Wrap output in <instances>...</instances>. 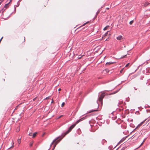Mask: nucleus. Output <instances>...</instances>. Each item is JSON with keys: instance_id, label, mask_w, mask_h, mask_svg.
Instances as JSON below:
<instances>
[{"instance_id": "5", "label": "nucleus", "mask_w": 150, "mask_h": 150, "mask_svg": "<svg viewBox=\"0 0 150 150\" xmlns=\"http://www.w3.org/2000/svg\"><path fill=\"white\" fill-rule=\"evenodd\" d=\"M37 134V132H35V133L33 134V136H32L34 138V137H35L36 136V135Z\"/></svg>"}, {"instance_id": "14", "label": "nucleus", "mask_w": 150, "mask_h": 150, "mask_svg": "<svg viewBox=\"0 0 150 150\" xmlns=\"http://www.w3.org/2000/svg\"><path fill=\"white\" fill-rule=\"evenodd\" d=\"M108 27V26H106V27H105L104 28V30H106L107 29V28Z\"/></svg>"}, {"instance_id": "3", "label": "nucleus", "mask_w": 150, "mask_h": 150, "mask_svg": "<svg viewBox=\"0 0 150 150\" xmlns=\"http://www.w3.org/2000/svg\"><path fill=\"white\" fill-rule=\"evenodd\" d=\"M122 38V36L121 35H120L117 37V39L118 40H121Z\"/></svg>"}, {"instance_id": "26", "label": "nucleus", "mask_w": 150, "mask_h": 150, "mask_svg": "<svg viewBox=\"0 0 150 150\" xmlns=\"http://www.w3.org/2000/svg\"><path fill=\"white\" fill-rule=\"evenodd\" d=\"M53 100H52V102H52H52H53Z\"/></svg>"}, {"instance_id": "9", "label": "nucleus", "mask_w": 150, "mask_h": 150, "mask_svg": "<svg viewBox=\"0 0 150 150\" xmlns=\"http://www.w3.org/2000/svg\"><path fill=\"white\" fill-rule=\"evenodd\" d=\"M108 32H107V33H106L102 37L103 38L104 37H105L108 34Z\"/></svg>"}, {"instance_id": "19", "label": "nucleus", "mask_w": 150, "mask_h": 150, "mask_svg": "<svg viewBox=\"0 0 150 150\" xmlns=\"http://www.w3.org/2000/svg\"><path fill=\"white\" fill-rule=\"evenodd\" d=\"M61 90V88H59L58 89V91H60Z\"/></svg>"}, {"instance_id": "4", "label": "nucleus", "mask_w": 150, "mask_h": 150, "mask_svg": "<svg viewBox=\"0 0 150 150\" xmlns=\"http://www.w3.org/2000/svg\"><path fill=\"white\" fill-rule=\"evenodd\" d=\"M62 139V138H61L60 139L57 140V141L55 142V145L54 146V147H55V146L59 142V141L61 140V139Z\"/></svg>"}, {"instance_id": "16", "label": "nucleus", "mask_w": 150, "mask_h": 150, "mask_svg": "<svg viewBox=\"0 0 150 150\" xmlns=\"http://www.w3.org/2000/svg\"><path fill=\"white\" fill-rule=\"evenodd\" d=\"M129 64V63H128L127 64H126L125 66V67H128Z\"/></svg>"}, {"instance_id": "6", "label": "nucleus", "mask_w": 150, "mask_h": 150, "mask_svg": "<svg viewBox=\"0 0 150 150\" xmlns=\"http://www.w3.org/2000/svg\"><path fill=\"white\" fill-rule=\"evenodd\" d=\"M114 63V62H107L106 63V65H108L111 64H113Z\"/></svg>"}, {"instance_id": "8", "label": "nucleus", "mask_w": 150, "mask_h": 150, "mask_svg": "<svg viewBox=\"0 0 150 150\" xmlns=\"http://www.w3.org/2000/svg\"><path fill=\"white\" fill-rule=\"evenodd\" d=\"M17 142L19 144H20L21 142V139H18L17 140Z\"/></svg>"}, {"instance_id": "28", "label": "nucleus", "mask_w": 150, "mask_h": 150, "mask_svg": "<svg viewBox=\"0 0 150 150\" xmlns=\"http://www.w3.org/2000/svg\"><path fill=\"white\" fill-rule=\"evenodd\" d=\"M19 130V129H18V130H17V131H18Z\"/></svg>"}, {"instance_id": "15", "label": "nucleus", "mask_w": 150, "mask_h": 150, "mask_svg": "<svg viewBox=\"0 0 150 150\" xmlns=\"http://www.w3.org/2000/svg\"><path fill=\"white\" fill-rule=\"evenodd\" d=\"M133 21H132L130 22L129 24H132L133 23Z\"/></svg>"}, {"instance_id": "27", "label": "nucleus", "mask_w": 150, "mask_h": 150, "mask_svg": "<svg viewBox=\"0 0 150 150\" xmlns=\"http://www.w3.org/2000/svg\"><path fill=\"white\" fill-rule=\"evenodd\" d=\"M62 117V116H60L59 117V118H60Z\"/></svg>"}, {"instance_id": "13", "label": "nucleus", "mask_w": 150, "mask_h": 150, "mask_svg": "<svg viewBox=\"0 0 150 150\" xmlns=\"http://www.w3.org/2000/svg\"><path fill=\"white\" fill-rule=\"evenodd\" d=\"M64 104H65L64 103V102L62 103L61 105V106L62 107H63V106L64 105Z\"/></svg>"}, {"instance_id": "24", "label": "nucleus", "mask_w": 150, "mask_h": 150, "mask_svg": "<svg viewBox=\"0 0 150 150\" xmlns=\"http://www.w3.org/2000/svg\"><path fill=\"white\" fill-rule=\"evenodd\" d=\"M32 144H30V146H32Z\"/></svg>"}, {"instance_id": "23", "label": "nucleus", "mask_w": 150, "mask_h": 150, "mask_svg": "<svg viewBox=\"0 0 150 150\" xmlns=\"http://www.w3.org/2000/svg\"><path fill=\"white\" fill-rule=\"evenodd\" d=\"M125 56H126V55H125V56H123V57H122V58H124V57H125Z\"/></svg>"}, {"instance_id": "17", "label": "nucleus", "mask_w": 150, "mask_h": 150, "mask_svg": "<svg viewBox=\"0 0 150 150\" xmlns=\"http://www.w3.org/2000/svg\"><path fill=\"white\" fill-rule=\"evenodd\" d=\"M144 141H145V140H144V141H143V142H142V144H141V145H140V146H142V145L143 144V143H144Z\"/></svg>"}, {"instance_id": "10", "label": "nucleus", "mask_w": 150, "mask_h": 150, "mask_svg": "<svg viewBox=\"0 0 150 150\" xmlns=\"http://www.w3.org/2000/svg\"><path fill=\"white\" fill-rule=\"evenodd\" d=\"M57 140V139H55L54 140L53 142L52 143V144H51V145L53 143H54V142H56Z\"/></svg>"}, {"instance_id": "22", "label": "nucleus", "mask_w": 150, "mask_h": 150, "mask_svg": "<svg viewBox=\"0 0 150 150\" xmlns=\"http://www.w3.org/2000/svg\"><path fill=\"white\" fill-rule=\"evenodd\" d=\"M123 69H122L121 71H120V72H122V71H123Z\"/></svg>"}, {"instance_id": "25", "label": "nucleus", "mask_w": 150, "mask_h": 150, "mask_svg": "<svg viewBox=\"0 0 150 150\" xmlns=\"http://www.w3.org/2000/svg\"><path fill=\"white\" fill-rule=\"evenodd\" d=\"M1 1H0V5L1 4Z\"/></svg>"}, {"instance_id": "20", "label": "nucleus", "mask_w": 150, "mask_h": 150, "mask_svg": "<svg viewBox=\"0 0 150 150\" xmlns=\"http://www.w3.org/2000/svg\"><path fill=\"white\" fill-rule=\"evenodd\" d=\"M88 23V22H87V23H85L83 25V26H84V25L86 23Z\"/></svg>"}, {"instance_id": "29", "label": "nucleus", "mask_w": 150, "mask_h": 150, "mask_svg": "<svg viewBox=\"0 0 150 150\" xmlns=\"http://www.w3.org/2000/svg\"><path fill=\"white\" fill-rule=\"evenodd\" d=\"M107 40V39H106V40Z\"/></svg>"}, {"instance_id": "18", "label": "nucleus", "mask_w": 150, "mask_h": 150, "mask_svg": "<svg viewBox=\"0 0 150 150\" xmlns=\"http://www.w3.org/2000/svg\"><path fill=\"white\" fill-rule=\"evenodd\" d=\"M3 38V37H2L1 38V39L0 40V42H1V40H2V38Z\"/></svg>"}, {"instance_id": "2", "label": "nucleus", "mask_w": 150, "mask_h": 150, "mask_svg": "<svg viewBox=\"0 0 150 150\" xmlns=\"http://www.w3.org/2000/svg\"><path fill=\"white\" fill-rule=\"evenodd\" d=\"M104 93H102L101 95L100 96V97L99 98V100L100 101H101L102 100L103 98H104L105 95H104Z\"/></svg>"}, {"instance_id": "21", "label": "nucleus", "mask_w": 150, "mask_h": 150, "mask_svg": "<svg viewBox=\"0 0 150 150\" xmlns=\"http://www.w3.org/2000/svg\"><path fill=\"white\" fill-rule=\"evenodd\" d=\"M3 0H0V2L1 1V3H2Z\"/></svg>"}, {"instance_id": "7", "label": "nucleus", "mask_w": 150, "mask_h": 150, "mask_svg": "<svg viewBox=\"0 0 150 150\" xmlns=\"http://www.w3.org/2000/svg\"><path fill=\"white\" fill-rule=\"evenodd\" d=\"M144 122H141V123H140L139 124L138 126H137V127H139L140 126L142 125V124H143Z\"/></svg>"}, {"instance_id": "11", "label": "nucleus", "mask_w": 150, "mask_h": 150, "mask_svg": "<svg viewBox=\"0 0 150 150\" xmlns=\"http://www.w3.org/2000/svg\"><path fill=\"white\" fill-rule=\"evenodd\" d=\"M149 4L148 2L144 4V6H146L148 5Z\"/></svg>"}, {"instance_id": "1", "label": "nucleus", "mask_w": 150, "mask_h": 150, "mask_svg": "<svg viewBox=\"0 0 150 150\" xmlns=\"http://www.w3.org/2000/svg\"><path fill=\"white\" fill-rule=\"evenodd\" d=\"M81 120H82V119H79V120H78L76 122V123L75 124H74V125H72L71 126V127H69V130L65 133L64 134V136L68 134L69 132H70L71 130L75 126L76 124L78 123Z\"/></svg>"}, {"instance_id": "12", "label": "nucleus", "mask_w": 150, "mask_h": 150, "mask_svg": "<svg viewBox=\"0 0 150 150\" xmlns=\"http://www.w3.org/2000/svg\"><path fill=\"white\" fill-rule=\"evenodd\" d=\"M29 136H33V133H30L29 134Z\"/></svg>"}]
</instances>
